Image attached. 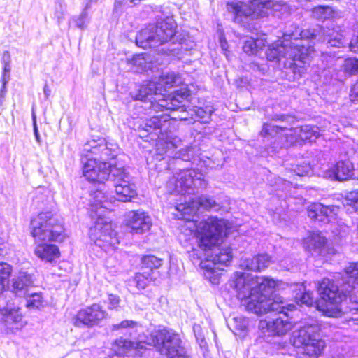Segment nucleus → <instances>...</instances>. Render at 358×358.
<instances>
[{"label":"nucleus","instance_id":"nucleus-1","mask_svg":"<svg viewBox=\"0 0 358 358\" xmlns=\"http://www.w3.org/2000/svg\"><path fill=\"white\" fill-rule=\"evenodd\" d=\"M228 285L236 296L244 301L248 311L262 315L273 314L259 322V329L268 336L285 334L292 327L289 312L295 308L293 304L287 305L281 297L273 295L275 281L268 277L257 276L236 272Z\"/></svg>","mask_w":358,"mask_h":358},{"label":"nucleus","instance_id":"nucleus-2","mask_svg":"<svg viewBox=\"0 0 358 358\" xmlns=\"http://www.w3.org/2000/svg\"><path fill=\"white\" fill-rule=\"evenodd\" d=\"M299 35L300 38L294 33H285L283 40L278 41L266 52L268 61L282 65V73L289 81L299 80L305 73L316 41L336 48L343 47L345 43L342 34L320 26L301 31Z\"/></svg>","mask_w":358,"mask_h":358},{"label":"nucleus","instance_id":"nucleus-3","mask_svg":"<svg viewBox=\"0 0 358 358\" xmlns=\"http://www.w3.org/2000/svg\"><path fill=\"white\" fill-rule=\"evenodd\" d=\"M170 125V116L166 113L152 116L150 119L139 120L134 124V129L141 138L145 141H155L156 152L163 156L166 155L172 158L168 162V169H172L173 164H178L181 161L190 162L199 157L201 153L197 145L178 148L181 140L168 131Z\"/></svg>","mask_w":358,"mask_h":358},{"label":"nucleus","instance_id":"nucleus-4","mask_svg":"<svg viewBox=\"0 0 358 358\" xmlns=\"http://www.w3.org/2000/svg\"><path fill=\"white\" fill-rule=\"evenodd\" d=\"M169 189L173 193L185 196V203L176 206V210L181 213L182 219L189 220L186 216L194 215L197 213L200 208L206 210L217 211L220 205L213 196L201 195L194 199L192 196L199 193L207 187L208 182L203 178L201 173L192 169H179V172L174 173L173 177L167 182Z\"/></svg>","mask_w":358,"mask_h":358},{"label":"nucleus","instance_id":"nucleus-5","mask_svg":"<svg viewBox=\"0 0 358 358\" xmlns=\"http://www.w3.org/2000/svg\"><path fill=\"white\" fill-rule=\"evenodd\" d=\"M31 234L39 243L35 248V255L41 260L52 262L59 256V248L46 242H63L66 234L63 224L57 216L50 211L41 212L34 217L30 222Z\"/></svg>","mask_w":358,"mask_h":358},{"label":"nucleus","instance_id":"nucleus-6","mask_svg":"<svg viewBox=\"0 0 358 358\" xmlns=\"http://www.w3.org/2000/svg\"><path fill=\"white\" fill-rule=\"evenodd\" d=\"M106 164L96 166L94 159L85 164L84 177L92 183H102L105 180L112 181L115 187L116 199L122 202L130 201L137 195L134 178L123 166H111Z\"/></svg>","mask_w":358,"mask_h":358},{"label":"nucleus","instance_id":"nucleus-7","mask_svg":"<svg viewBox=\"0 0 358 358\" xmlns=\"http://www.w3.org/2000/svg\"><path fill=\"white\" fill-rule=\"evenodd\" d=\"M176 24L172 17L157 20L155 24L142 29L136 35V43L143 49L154 48L167 43L160 51L168 56L179 57L182 52V43H176Z\"/></svg>","mask_w":358,"mask_h":358},{"label":"nucleus","instance_id":"nucleus-8","mask_svg":"<svg viewBox=\"0 0 358 358\" xmlns=\"http://www.w3.org/2000/svg\"><path fill=\"white\" fill-rule=\"evenodd\" d=\"M157 94H158L155 82L152 80L139 85L137 89L130 92L132 99L144 103L143 107L145 110L148 108L155 111H179L182 114L186 113L184 102L190 95L189 90L187 87L174 91L167 98H159Z\"/></svg>","mask_w":358,"mask_h":358},{"label":"nucleus","instance_id":"nucleus-9","mask_svg":"<svg viewBox=\"0 0 358 358\" xmlns=\"http://www.w3.org/2000/svg\"><path fill=\"white\" fill-rule=\"evenodd\" d=\"M141 327L138 324L130 320H124L118 324H114L111 326L113 331H118L127 338L120 337L115 341V346L118 353L126 355L129 357H149L151 352L155 349V347L151 344V334L153 331L159 330L155 329L150 334L146 341L140 340L136 341L138 336V330Z\"/></svg>","mask_w":358,"mask_h":358},{"label":"nucleus","instance_id":"nucleus-10","mask_svg":"<svg viewBox=\"0 0 358 358\" xmlns=\"http://www.w3.org/2000/svg\"><path fill=\"white\" fill-rule=\"evenodd\" d=\"M346 277L340 290L338 285L329 278H324L317 285V292L323 300L341 302L346 296L350 299L358 293V262L345 268Z\"/></svg>","mask_w":358,"mask_h":358},{"label":"nucleus","instance_id":"nucleus-11","mask_svg":"<svg viewBox=\"0 0 358 358\" xmlns=\"http://www.w3.org/2000/svg\"><path fill=\"white\" fill-rule=\"evenodd\" d=\"M279 6L274 0H242L227 2L226 8L234 22L241 24L248 17H264L269 10H278Z\"/></svg>","mask_w":358,"mask_h":358},{"label":"nucleus","instance_id":"nucleus-12","mask_svg":"<svg viewBox=\"0 0 358 358\" xmlns=\"http://www.w3.org/2000/svg\"><path fill=\"white\" fill-rule=\"evenodd\" d=\"M263 138H281L285 136L286 138L289 136H295V141L299 143H312L315 141L320 136L318 127L306 124L294 129H289L287 127L275 125L272 123H264L260 132ZM276 139H275V141Z\"/></svg>","mask_w":358,"mask_h":358},{"label":"nucleus","instance_id":"nucleus-13","mask_svg":"<svg viewBox=\"0 0 358 358\" xmlns=\"http://www.w3.org/2000/svg\"><path fill=\"white\" fill-rule=\"evenodd\" d=\"M83 152H86L85 157H82L81 162L83 164V174L84 175L85 164L91 159L96 162V166L101 164H106L110 169L111 166H117L115 162L111 160L117 157L120 149L117 143L106 141L105 138L91 140L84 145Z\"/></svg>","mask_w":358,"mask_h":358},{"label":"nucleus","instance_id":"nucleus-14","mask_svg":"<svg viewBox=\"0 0 358 358\" xmlns=\"http://www.w3.org/2000/svg\"><path fill=\"white\" fill-rule=\"evenodd\" d=\"M150 340L151 344L160 355L167 358H187L180 336L172 330L163 328L155 331L151 334Z\"/></svg>","mask_w":358,"mask_h":358},{"label":"nucleus","instance_id":"nucleus-15","mask_svg":"<svg viewBox=\"0 0 358 358\" xmlns=\"http://www.w3.org/2000/svg\"><path fill=\"white\" fill-rule=\"evenodd\" d=\"M226 230L225 222L217 217H209L196 227L198 245L203 251L217 245Z\"/></svg>","mask_w":358,"mask_h":358},{"label":"nucleus","instance_id":"nucleus-16","mask_svg":"<svg viewBox=\"0 0 358 358\" xmlns=\"http://www.w3.org/2000/svg\"><path fill=\"white\" fill-rule=\"evenodd\" d=\"M313 327H304L294 332L293 344L296 348L302 347L303 352L310 358H317L325 347V343L318 334H313Z\"/></svg>","mask_w":358,"mask_h":358},{"label":"nucleus","instance_id":"nucleus-17","mask_svg":"<svg viewBox=\"0 0 358 358\" xmlns=\"http://www.w3.org/2000/svg\"><path fill=\"white\" fill-rule=\"evenodd\" d=\"M107 313L97 303L80 309L73 318L75 327L92 328L98 326L106 317Z\"/></svg>","mask_w":358,"mask_h":358},{"label":"nucleus","instance_id":"nucleus-18","mask_svg":"<svg viewBox=\"0 0 358 358\" xmlns=\"http://www.w3.org/2000/svg\"><path fill=\"white\" fill-rule=\"evenodd\" d=\"M126 225L132 234H143L149 231L152 224L150 215L142 210L130 211L126 215Z\"/></svg>","mask_w":358,"mask_h":358},{"label":"nucleus","instance_id":"nucleus-19","mask_svg":"<svg viewBox=\"0 0 358 358\" xmlns=\"http://www.w3.org/2000/svg\"><path fill=\"white\" fill-rule=\"evenodd\" d=\"M152 82H155L156 91L158 94L157 96L167 98L169 95L166 96L163 92L169 88L180 85L182 83V78L178 73L171 71L162 73L158 78L152 80Z\"/></svg>","mask_w":358,"mask_h":358},{"label":"nucleus","instance_id":"nucleus-20","mask_svg":"<svg viewBox=\"0 0 358 358\" xmlns=\"http://www.w3.org/2000/svg\"><path fill=\"white\" fill-rule=\"evenodd\" d=\"M92 234H94L98 241L106 242L110 245L117 243L116 232L112 229V224L99 218L94 228L90 229Z\"/></svg>","mask_w":358,"mask_h":358},{"label":"nucleus","instance_id":"nucleus-21","mask_svg":"<svg viewBox=\"0 0 358 358\" xmlns=\"http://www.w3.org/2000/svg\"><path fill=\"white\" fill-rule=\"evenodd\" d=\"M327 238L320 234L312 233L303 242V246L313 257H324L327 252Z\"/></svg>","mask_w":358,"mask_h":358},{"label":"nucleus","instance_id":"nucleus-22","mask_svg":"<svg viewBox=\"0 0 358 358\" xmlns=\"http://www.w3.org/2000/svg\"><path fill=\"white\" fill-rule=\"evenodd\" d=\"M329 177L343 181L348 179H357L353 164L349 161H339L329 170Z\"/></svg>","mask_w":358,"mask_h":358},{"label":"nucleus","instance_id":"nucleus-23","mask_svg":"<svg viewBox=\"0 0 358 358\" xmlns=\"http://www.w3.org/2000/svg\"><path fill=\"white\" fill-rule=\"evenodd\" d=\"M157 279V273H153L150 274L147 271H141V272L136 273V275L130 278L127 282V287L130 292L133 294H138L141 290L145 289L150 282Z\"/></svg>","mask_w":358,"mask_h":358},{"label":"nucleus","instance_id":"nucleus-24","mask_svg":"<svg viewBox=\"0 0 358 358\" xmlns=\"http://www.w3.org/2000/svg\"><path fill=\"white\" fill-rule=\"evenodd\" d=\"M22 320V315L18 308L13 307L7 301L4 295L0 296V320L6 325L18 323Z\"/></svg>","mask_w":358,"mask_h":358},{"label":"nucleus","instance_id":"nucleus-25","mask_svg":"<svg viewBox=\"0 0 358 358\" xmlns=\"http://www.w3.org/2000/svg\"><path fill=\"white\" fill-rule=\"evenodd\" d=\"M33 284V276L27 272L20 271L12 279V292L19 297L25 296Z\"/></svg>","mask_w":358,"mask_h":358},{"label":"nucleus","instance_id":"nucleus-26","mask_svg":"<svg viewBox=\"0 0 358 358\" xmlns=\"http://www.w3.org/2000/svg\"><path fill=\"white\" fill-rule=\"evenodd\" d=\"M334 206H324L320 203L310 205L308 209V215L310 218L323 224L330 222V216L334 214Z\"/></svg>","mask_w":358,"mask_h":358},{"label":"nucleus","instance_id":"nucleus-27","mask_svg":"<svg viewBox=\"0 0 358 358\" xmlns=\"http://www.w3.org/2000/svg\"><path fill=\"white\" fill-rule=\"evenodd\" d=\"M270 262L271 257L267 254H259L252 258H242L241 266L248 271H260L266 268Z\"/></svg>","mask_w":358,"mask_h":358},{"label":"nucleus","instance_id":"nucleus-28","mask_svg":"<svg viewBox=\"0 0 358 358\" xmlns=\"http://www.w3.org/2000/svg\"><path fill=\"white\" fill-rule=\"evenodd\" d=\"M208 260L217 266V268L222 269L220 266H227L232 260V250L230 247L215 248L212 254L208 255Z\"/></svg>","mask_w":358,"mask_h":358},{"label":"nucleus","instance_id":"nucleus-29","mask_svg":"<svg viewBox=\"0 0 358 358\" xmlns=\"http://www.w3.org/2000/svg\"><path fill=\"white\" fill-rule=\"evenodd\" d=\"M348 297V296H346L341 302L338 303H334L327 300L324 301L329 303V305L334 306L333 313L331 314V316L335 317H343V319L348 324H350L351 322L358 321V310L356 308L350 309V313H348L347 311L343 310L344 301H346Z\"/></svg>","mask_w":358,"mask_h":358},{"label":"nucleus","instance_id":"nucleus-30","mask_svg":"<svg viewBox=\"0 0 358 358\" xmlns=\"http://www.w3.org/2000/svg\"><path fill=\"white\" fill-rule=\"evenodd\" d=\"M294 299L297 303L311 306L315 303L313 293L306 290L304 283L296 284L294 289Z\"/></svg>","mask_w":358,"mask_h":358},{"label":"nucleus","instance_id":"nucleus-31","mask_svg":"<svg viewBox=\"0 0 358 358\" xmlns=\"http://www.w3.org/2000/svg\"><path fill=\"white\" fill-rule=\"evenodd\" d=\"M142 268L141 271H147L150 274L153 275V273H157V278L159 277V272L158 269L163 264V259L156 256L149 255H145L142 258Z\"/></svg>","mask_w":358,"mask_h":358},{"label":"nucleus","instance_id":"nucleus-32","mask_svg":"<svg viewBox=\"0 0 358 358\" xmlns=\"http://www.w3.org/2000/svg\"><path fill=\"white\" fill-rule=\"evenodd\" d=\"M334 15V10L328 6H318L312 10V17L320 22L332 18Z\"/></svg>","mask_w":358,"mask_h":358},{"label":"nucleus","instance_id":"nucleus-33","mask_svg":"<svg viewBox=\"0 0 358 358\" xmlns=\"http://www.w3.org/2000/svg\"><path fill=\"white\" fill-rule=\"evenodd\" d=\"M291 186L292 183L290 182L278 178L273 188L275 195L279 199L287 200Z\"/></svg>","mask_w":358,"mask_h":358},{"label":"nucleus","instance_id":"nucleus-34","mask_svg":"<svg viewBox=\"0 0 358 358\" xmlns=\"http://www.w3.org/2000/svg\"><path fill=\"white\" fill-rule=\"evenodd\" d=\"M27 301V307L29 308L39 309L43 306V297L41 292H30L24 296Z\"/></svg>","mask_w":358,"mask_h":358},{"label":"nucleus","instance_id":"nucleus-35","mask_svg":"<svg viewBox=\"0 0 358 358\" xmlns=\"http://www.w3.org/2000/svg\"><path fill=\"white\" fill-rule=\"evenodd\" d=\"M341 69L348 76L358 73V58L348 57L344 59Z\"/></svg>","mask_w":358,"mask_h":358},{"label":"nucleus","instance_id":"nucleus-36","mask_svg":"<svg viewBox=\"0 0 358 358\" xmlns=\"http://www.w3.org/2000/svg\"><path fill=\"white\" fill-rule=\"evenodd\" d=\"M12 273V267L5 262H0V295L2 294Z\"/></svg>","mask_w":358,"mask_h":358},{"label":"nucleus","instance_id":"nucleus-37","mask_svg":"<svg viewBox=\"0 0 358 358\" xmlns=\"http://www.w3.org/2000/svg\"><path fill=\"white\" fill-rule=\"evenodd\" d=\"M74 22L77 27L81 29H85L90 22L88 10L84 8L80 15L74 18Z\"/></svg>","mask_w":358,"mask_h":358},{"label":"nucleus","instance_id":"nucleus-38","mask_svg":"<svg viewBox=\"0 0 358 358\" xmlns=\"http://www.w3.org/2000/svg\"><path fill=\"white\" fill-rule=\"evenodd\" d=\"M345 201L344 205L349 206L355 210L358 211V190L348 193Z\"/></svg>","mask_w":358,"mask_h":358},{"label":"nucleus","instance_id":"nucleus-39","mask_svg":"<svg viewBox=\"0 0 358 358\" xmlns=\"http://www.w3.org/2000/svg\"><path fill=\"white\" fill-rule=\"evenodd\" d=\"M258 41H255L253 38H250L246 39L244 41V44L243 45V50L244 52L248 55H253L257 51L258 48Z\"/></svg>","mask_w":358,"mask_h":358},{"label":"nucleus","instance_id":"nucleus-40","mask_svg":"<svg viewBox=\"0 0 358 358\" xmlns=\"http://www.w3.org/2000/svg\"><path fill=\"white\" fill-rule=\"evenodd\" d=\"M120 298L115 294H108V309H117L120 303Z\"/></svg>","mask_w":358,"mask_h":358},{"label":"nucleus","instance_id":"nucleus-41","mask_svg":"<svg viewBox=\"0 0 358 358\" xmlns=\"http://www.w3.org/2000/svg\"><path fill=\"white\" fill-rule=\"evenodd\" d=\"M31 117H32V122H33L34 134L36 142L38 143V144L40 145L41 143V137H40V134H39L38 128L37 126L36 115L34 110H32Z\"/></svg>","mask_w":358,"mask_h":358},{"label":"nucleus","instance_id":"nucleus-42","mask_svg":"<svg viewBox=\"0 0 358 358\" xmlns=\"http://www.w3.org/2000/svg\"><path fill=\"white\" fill-rule=\"evenodd\" d=\"M350 98L352 102L357 103L358 102V81L351 87Z\"/></svg>","mask_w":358,"mask_h":358},{"label":"nucleus","instance_id":"nucleus-43","mask_svg":"<svg viewBox=\"0 0 358 358\" xmlns=\"http://www.w3.org/2000/svg\"><path fill=\"white\" fill-rule=\"evenodd\" d=\"M350 50L354 53H358V34L354 35L349 43Z\"/></svg>","mask_w":358,"mask_h":358},{"label":"nucleus","instance_id":"nucleus-44","mask_svg":"<svg viewBox=\"0 0 358 358\" xmlns=\"http://www.w3.org/2000/svg\"><path fill=\"white\" fill-rule=\"evenodd\" d=\"M310 166H308V165H305L301 167L297 166L296 169H295L296 174L299 176L308 175V173L310 172Z\"/></svg>","mask_w":358,"mask_h":358},{"label":"nucleus","instance_id":"nucleus-45","mask_svg":"<svg viewBox=\"0 0 358 358\" xmlns=\"http://www.w3.org/2000/svg\"><path fill=\"white\" fill-rule=\"evenodd\" d=\"M9 80L8 78L1 79V87L0 89V101L5 97L6 94V85L8 83Z\"/></svg>","mask_w":358,"mask_h":358},{"label":"nucleus","instance_id":"nucleus-46","mask_svg":"<svg viewBox=\"0 0 358 358\" xmlns=\"http://www.w3.org/2000/svg\"><path fill=\"white\" fill-rule=\"evenodd\" d=\"M10 64H3V74L1 76V79L8 78V80H10Z\"/></svg>","mask_w":358,"mask_h":358},{"label":"nucleus","instance_id":"nucleus-47","mask_svg":"<svg viewBox=\"0 0 358 358\" xmlns=\"http://www.w3.org/2000/svg\"><path fill=\"white\" fill-rule=\"evenodd\" d=\"M189 253V257L193 259L199 260V259H201V258H202L203 254L201 252L199 251L198 250L193 249Z\"/></svg>","mask_w":358,"mask_h":358},{"label":"nucleus","instance_id":"nucleus-48","mask_svg":"<svg viewBox=\"0 0 358 358\" xmlns=\"http://www.w3.org/2000/svg\"><path fill=\"white\" fill-rule=\"evenodd\" d=\"M99 0H85V8L90 10L93 6L98 3Z\"/></svg>","mask_w":358,"mask_h":358},{"label":"nucleus","instance_id":"nucleus-49","mask_svg":"<svg viewBox=\"0 0 358 358\" xmlns=\"http://www.w3.org/2000/svg\"><path fill=\"white\" fill-rule=\"evenodd\" d=\"M2 62L3 64H10V55L8 51H5L3 54L2 57Z\"/></svg>","mask_w":358,"mask_h":358},{"label":"nucleus","instance_id":"nucleus-50","mask_svg":"<svg viewBox=\"0 0 358 358\" xmlns=\"http://www.w3.org/2000/svg\"><path fill=\"white\" fill-rule=\"evenodd\" d=\"M117 351V353L115 355L113 356L111 358H130L131 357H127L126 355H122V354H120L118 353V350H116ZM132 358H138V357H140L139 356H137V357H131Z\"/></svg>","mask_w":358,"mask_h":358},{"label":"nucleus","instance_id":"nucleus-51","mask_svg":"<svg viewBox=\"0 0 358 358\" xmlns=\"http://www.w3.org/2000/svg\"><path fill=\"white\" fill-rule=\"evenodd\" d=\"M43 92H44L45 96L46 97V99H48L50 94L51 90H50V88L47 84H45L43 87Z\"/></svg>","mask_w":358,"mask_h":358},{"label":"nucleus","instance_id":"nucleus-52","mask_svg":"<svg viewBox=\"0 0 358 358\" xmlns=\"http://www.w3.org/2000/svg\"><path fill=\"white\" fill-rule=\"evenodd\" d=\"M96 201L97 202V203L96 204V206H98V205H99V206H100V207H101V208H107V207L106 206V201H105V200H104V201H103L102 199H100V200L97 199Z\"/></svg>","mask_w":358,"mask_h":358},{"label":"nucleus","instance_id":"nucleus-53","mask_svg":"<svg viewBox=\"0 0 358 358\" xmlns=\"http://www.w3.org/2000/svg\"><path fill=\"white\" fill-rule=\"evenodd\" d=\"M102 194H103V193L101 192L98 191V192H95L94 198L98 199L99 197H102V196H101Z\"/></svg>","mask_w":358,"mask_h":358},{"label":"nucleus","instance_id":"nucleus-54","mask_svg":"<svg viewBox=\"0 0 358 358\" xmlns=\"http://www.w3.org/2000/svg\"><path fill=\"white\" fill-rule=\"evenodd\" d=\"M175 119L176 118V117H174ZM177 118L180 119V120H187V117L186 115H179L178 117H177Z\"/></svg>","mask_w":358,"mask_h":358},{"label":"nucleus","instance_id":"nucleus-55","mask_svg":"<svg viewBox=\"0 0 358 358\" xmlns=\"http://www.w3.org/2000/svg\"><path fill=\"white\" fill-rule=\"evenodd\" d=\"M286 118H287V116H286V115H280V118H278V120H282V121H285Z\"/></svg>","mask_w":358,"mask_h":358},{"label":"nucleus","instance_id":"nucleus-56","mask_svg":"<svg viewBox=\"0 0 358 358\" xmlns=\"http://www.w3.org/2000/svg\"><path fill=\"white\" fill-rule=\"evenodd\" d=\"M357 180H358V173H357Z\"/></svg>","mask_w":358,"mask_h":358}]
</instances>
